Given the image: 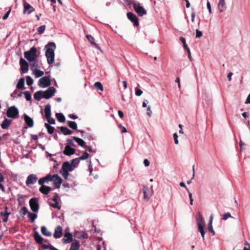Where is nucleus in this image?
Instances as JSON below:
<instances>
[{
  "label": "nucleus",
  "instance_id": "obj_1",
  "mask_svg": "<svg viewBox=\"0 0 250 250\" xmlns=\"http://www.w3.org/2000/svg\"><path fill=\"white\" fill-rule=\"evenodd\" d=\"M45 48L46 49L45 56L47 62L49 64H51L54 62V50L56 48V44L53 42H50L46 45Z\"/></svg>",
  "mask_w": 250,
  "mask_h": 250
},
{
  "label": "nucleus",
  "instance_id": "obj_2",
  "mask_svg": "<svg viewBox=\"0 0 250 250\" xmlns=\"http://www.w3.org/2000/svg\"><path fill=\"white\" fill-rule=\"evenodd\" d=\"M37 51L35 47H31L29 51L24 52V57L30 62L36 61L37 58Z\"/></svg>",
  "mask_w": 250,
  "mask_h": 250
},
{
  "label": "nucleus",
  "instance_id": "obj_3",
  "mask_svg": "<svg viewBox=\"0 0 250 250\" xmlns=\"http://www.w3.org/2000/svg\"><path fill=\"white\" fill-rule=\"evenodd\" d=\"M19 110L15 106H12L7 109L6 115L8 118L15 119L19 114Z\"/></svg>",
  "mask_w": 250,
  "mask_h": 250
},
{
  "label": "nucleus",
  "instance_id": "obj_4",
  "mask_svg": "<svg viewBox=\"0 0 250 250\" xmlns=\"http://www.w3.org/2000/svg\"><path fill=\"white\" fill-rule=\"evenodd\" d=\"M40 87L44 88L51 85V80L49 76H44L41 78L38 82Z\"/></svg>",
  "mask_w": 250,
  "mask_h": 250
},
{
  "label": "nucleus",
  "instance_id": "obj_5",
  "mask_svg": "<svg viewBox=\"0 0 250 250\" xmlns=\"http://www.w3.org/2000/svg\"><path fill=\"white\" fill-rule=\"evenodd\" d=\"M133 7L135 12L139 16H143L146 14V11L140 5V4L135 2L133 3Z\"/></svg>",
  "mask_w": 250,
  "mask_h": 250
},
{
  "label": "nucleus",
  "instance_id": "obj_6",
  "mask_svg": "<svg viewBox=\"0 0 250 250\" xmlns=\"http://www.w3.org/2000/svg\"><path fill=\"white\" fill-rule=\"evenodd\" d=\"M29 205L31 210L34 212H37L39 208L38 199L32 198L29 201Z\"/></svg>",
  "mask_w": 250,
  "mask_h": 250
},
{
  "label": "nucleus",
  "instance_id": "obj_7",
  "mask_svg": "<svg viewBox=\"0 0 250 250\" xmlns=\"http://www.w3.org/2000/svg\"><path fill=\"white\" fill-rule=\"evenodd\" d=\"M56 92V89L54 87H50L46 90L43 92V98L48 99L53 96Z\"/></svg>",
  "mask_w": 250,
  "mask_h": 250
},
{
  "label": "nucleus",
  "instance_id": "obj_8",
  "mask_svg": "<svg viewBox=\"0 0 250 250\" xmlns=\"http://www.w3.org/2000/svg\"><path fill=\"white\" fill-rule=\"evenodd\" d=\"M20 64L21 66V70L22 73H25L28 71L29 64L22 58H21L20 60Z\"/></svg>",
  "mask_w": 250,
  "mask_h": 250
},
{
  "label": "nucleus",
  "instance_id": "obj_9",
  "mask_svg": "<svg viewBox=\"0 0 250 250\" xmlns=\"http://www.w3.org/2000/svg\"><path fill=\"white\" fill-rule=\"evenodd\" d=\"M52 178V182H53L55 187L56 188H59L62 183V178L58 174L53 175Z\"/></svg>",
  "mask_w": 250,
  "mask_h": 250
},
{
  "label": "nucleus",
  "instance_id": "obj_10",
  "mask_svg": "<svg viewBox=\"0 0 250 250\" xmlns=\"http://www.w3.org/2000/svg\"><path fill=\"white\" fill-rule=\"evenodd\" d=\"M37 180L38 178L36 175L33 174H30L27 178L26 184L27 186L34 184L37 182Z\"/></svg>",
  "mask_w": 250,
  "mask_h": 250
},
{
  "label": "nucleus",
  "instance_id": "obj_11",
  "mask_svg": "<svg viewBox=\"0 0 250 250\" xmlns=\"http://www.w3.org/2000/svg\"><path fill=\"white\" fill-rule=\"evenodd\" d=\"M8 208L7 206H5L3 211L0 212V215L3 217V221L4 222H7L8 220L9 215L11 213V212L8 211Z\"/></svg>",
  "mask_w": 250,
  "mask_h": 250
},
{
  "label": "nucleus",
  "instance_id": "obj_12",
  "mask_svg": "<svg viewBox=\"0 0 250 250\" xmlns=\"http://www.w3.org/2000/svg\"><path fill=\"white\" fill-rule=\"evenodd\" d=\"M127 16L128 19L133 22L134 26H137L139 25L138 18L134 14L131 12H128L127 13Z\"/></svg>",
  "mask_w": 250,
  "mask_h": 250
},
{
  "label": "nucleus",
  "instance_id": "obj_13",
  "mask_svg": "<svg viewBox=\"0 0 250 250\" xmlns=\"http://www.w3.org/2000/svg\"><path fill=\"white\" fill-rule=\"evenodd\" d=\"M143 191L144 193V199L148 201L152 195V191L150 190L147 187L144 186Z\"/></svg>",
  "mask_w": 250,
  "mask_h": 250
},
{
  "label": "nucleus",
  "instance_id": "obj_14",
  "mask_svg": "<svg viewBox=\"0 0 250 250\" xmlns=\"http://www.w3.org/2000/svg\"><path fill=\"white\" fill-rule=\"evenodd\" d=\"M75 148L71 147L69 146H66L63 151V153L66 156H69L75 154Z\"/></svg>",
  "mask_w": 250,
  "mask_h": 250
},
{
  "label": "nucleus",
  "instance_id": "obj_15",
  "mask_svg": "<svg viewBox=\"0 0 250 250\" xmlns=\"http://www.w3.org/2000/svg\"><path fill=\"white\" fill-rule=\"evenodd\" d=\"M52 175L48 174L45 177L41 178L39 179L38 183L39 185H44L45 183H48L50 181H52Z\"/></svg>",
  "mask_w": 250,
  "mask_h": 250
},
{
  "label": "nucleus",
  "instance_id": "obj_16",
  "mask_svg": "<svg viewBox=\"0 0 250 250\" xmlns=\"http://www.w3.org/2000/svg\"><path fill=\"white\" fill-rule=\"evenodd\" d=\"M62 170H67V171H71L74 169V167L68 162H65L62 165Z\"/></svg>",
  "mask_w": 250,
  "mask_h": 250
},
{
  "label": "nucleus",
  "instance_id": "obj_17",
  "mask_svg": "<svg viewBox=\"0 0 250 250\" xmlns=\"http://www.w3.org/2000/svg\"><path fill=\"white\" fill-rule=\"evenodd\" d=\"M25 123L29 127H32L34 125L33 120L26 114H23Z\"/></svg>",
  "mask_w": 250,
  "mask_h": 250
},
{
  "label": "nucleus",
  "instance_id": "obj_18",
  "mask_svg": "<svg viewBox=\"0 0 250 250\" xmlns=\"http://www.w3.org/2000/svg\"><path fill=\"white\" fill-rule=\"evenodd\" d=\"M62 227L60 226H58L55 229L53 236L55 238H59L62 236Z\"/></svg>",
  "mask_w": 250,
  "mask_h": 250
},
{
  "label": "nucleus",
  "instance_id": "obj_19",
  "mask_svg": "<svg viewBox=\"0 0 250 250\" xmlns=\"http://www.w3.org/2000/svg\"><path fill=\"white\" fill-rule=\"evenodd\" d=\"M86 37L87 39L88 40V41L91 43V44H92L95 47L102 51L100 47L99 46L98 44H97L95 42V39L91 35H87L86 36Z\"/></svg>",
  "mask_w": 250,
  "mask_h": 250
},
{
  "label": "nucleus",
  "instance_id": "obj_20",
  "mask_svg": "<svg viewBox=\"0 0 250 250\" xmlns=\"http://www.w3.org/2000/svg\"><path fill=\"white\" fill-rule=\"evenodd\" d=\"M42 186L40 188L39 190L42 193L47 195L51 191V188L50 187L44 186V185H41Z\"/></svg>",
  "mask_w": 250,
  "mask_h": 250
},
{
  "label": "nucleus",
  "instance_id": "obj_21",
  "mask_svg": "<svg viewBox=\"0 0 250 250\" xmlns=\"http://www.w3.org/2000/svg\"><path fill=\"white\" fill-rule=\"evenodd\" d=\"M62 241L64 244L70 243L72 241V235L70 233H65Z\"/></svg>",
  "mask_w": 250,
  "mask_h": 250
},
{
  "label": "nucleus",
  "instance_id": "obj_22",
  "mask_svg": "<svg viewBox=\"0 0 250 250\" xmlns=\"http://www.w3.org/2000/svg\"><path fill=\"white\" fill-rule=\"evenodd\" d=\"M196 220L197 222V225H205V220L202 216V214L198 212L196 215Z\"/></svg>",
  "mask_w": 250,
  "mask_h": 250
},
{
  "label": "nucleus",
  "instance_id": "obj_23",
  "mask_svg": "<svg viewBox=\"0 0 250 250\" xmlns=\"http://www.w3.org/2000/svg\"><path fill=\"white\" fill-rule=\"evenodd\" d=\"M212 221L213 216L212 215H211L208 223V231L211 233L212 235H214L215 234V231H214L212 227Z\"/></svg>",
  "mask_w": 250,
  "mask_h": 250
},
{
  "label": "nucleus",
  "instance_id": "obj_24",
  "mask_svg": "<svg viewBox=\"0 0 250 250\" xmlns=\"http://www.w3.org/2000/svg\"><path fill=\"white\" fill-rule=\"evenodd\" d=\"M218 7L220 12H223L225 11L226 9L225 0H219Z\"/></svg>",
  "mask_w": 250,
  "mask_h": 250
},
{
  "label": "nucleus",
  "instance_id": "obj_25",
  "mask_svg": "<svg viewBox=\"0 0 250 250\" xmlns=\"http://www.w3.org/2000/svg\"><path fill=\"white\" fill-rule=\"evenodd\" d=\"M11 124V121L7 119H5L2 122L1 126L3 129H7Z\"/></svg>",
  "mask_w": 250,
  "mask_h": 250
},
{
  "label": "nucleus",
  "instance_id": "obj_26",
  "mask_svg": "<svg viewBox=\"0 0 250 250\" xmlns=\"http://www.w3.org/2000/svg\"><path fill=\"white\" fill-rule=\"evenodd\" d=\"M80 244L79 241H74L71 244L69 250H79Z\"/></svg>",
  "mask_w": 250,
  "mask_h": 250
},
{
  "label": "nucleus",
  "instance_id": "obj_27",
  "mask_svg": "<svg viewBox=\"0 0 250 250\" xmlns=\"http://www.w3.org/2000/svg\"><path fill=\"white\" fill-rule=\"evenodd\" d=\"M72 138L81 146L84 147V146H86L85 142L83 139L75 136H73Z\"/></svg>",
  "mask_w": 250,
  "mask_h": 250
},
{
  "label": "nucleus",
  "instance_id": "obj_28",
  "mask_svg": "<svg viewBox=\"0 0 250 250\" xmlns=\"http://www.w3.org/2000/svg\"><path fill=\"white\" fill-rule=\"evenodd\" d=\"M43 91L40 90L35 92L34 95V98L36 100L39 101L43 98Z\"/></svg>",
  "mask_w": 250,
  "mask_h": 250
},
{
  "label": "nucleus",
  "instance_id": "obj_29",
  "mask_svg": "<svg viewBox=\"0 0 250 250\" xmlns=\"http://www.w3.org/2000/svg\"><path fill=\"white\" fill-rule=\"evenodd\" d=\"M44 113L46 118H48L51 117V106L50 104H48L45 105L44 108Z\"/></svg>",
  "mask_w": 250,
  "mask_h": 250
},
{
  "label": "nucleus",
  "instance_id": "obj_30",
  "mask_svg": "<svg viewBox=\"0 0 250 250\" xmlns=\"http://www.w3.org/2000/svg\"><path fill=\"white\" fill-rule=\"evenodd\" d=\"M59 128L61 132L65 135H71L73 133L71 130L66 127L61 126Z\"/></svg>",
  "mask_w": 250,
  "mask_h": 250
},
{
  "label": "nucleus",
  "instance_id": "obj_31",
  "mask_svg": "<svg viewBox=\"0 0 250 250\" xmlns=\"http://www.w3.org/2000/svg\"><path fill=\"white\" fill-rule=\"evenodd\" d=\"M34 237L36 241L40 244H41L43 242V238L42 237V236L40 235V234L38 232H36L34 233Z\"/></svg>",
  "mask_w": 250,
  "mask_h": 250
},
{
  "label": "nucleus",
  "instance_id": "obj_32",
  "mask_svg": "<svg viewBox=\"0 0 250 250\" xmlns=\"http://www.w3.org/2000/svg\"><path fill=\"white\" fill-rule=\"evenodd\" d=\"M34 10V8L30 4L27 3L24 5V12H25L26 11H28V13L30 14L32 12H33Z\"/></svg>",
  "mask_w": 250,
  "mask_h": 250
},
{
  "label": "nucleus",
  "instance_id": "obj_33",
  "mask_svg": "<svg viewBox=\"0 0 250 250\" xmlns=\"http://www.w3.org/2000/svg\"><path fill=\"white\" fill-rule=\"evenodd\" d=\"M56 117L58 121L60 122H64L65 120L64 116L61 113H57L56 114Z\"/></svg>",
  "mask_w": 250,
  "mask_h": 250
},
{
  "label": "nucleus",
  "instance_id": "obj_34",
  "mask_svg": "<svg viewBox=\"0 0 250 250\" xmlns=\"http://www.w3.org/2000/svg\"><path fill=\"white\" fill-rule=\"evenodd\" d=\"M44 126L46 128L48 133L52 134L54 133L55 130V128L54 127L51 126L49 124L47 123H45Z\"/></svg>",
  "mask_w": 250,
  "mask_h": 250
},
{
  "label": "nucleus",
  "instance_id": "obj_35",
  "mask_svg": "<svg viewBox=\"0 0 250 250\" xmlns=\"http://www.w3.org/2000/svg\"><path fill=\"white\" fill-rule=\"evenodd\" d=\"M204 225H198V231L201 233V236L203 239H204L205 232L204 230Z\"/></svg>",
  "mask_w": 250,
  "mask_h": 250
},
{
  "label": "nucleus",
  "instance_id": "obj_36",
  "mask_svg": "<svg viewBox=\"0 0 250 250\" xmlns=\"http://www.w3.org/2000/svg\"><path fill=\"white\" fill-rule=\"evenodd\" d=\"M41 232L42 233L46 236H50L51 235V233L47 231L46 228L45 226H42L41 227Z\"/></svg>",
  "mask_w": 250,
  "mask_h": 250
},
{
  "label": "nucleus",
  "instance_id": "obj_37",
  "mask_svg": "<svg viewBox=\"0 0 250 250\" xmlns=\"http://www.w3.org/2000/svg\"><path fill=\"white\" fill-rule=\"evenodd\" d=\"M67 125H68V126L69 127H70L71 128L74 129V130L77 129V125L75 122L68 121L67 122Z\"/></svg>",
  "mask_w": 250,
  "mask_h": 250
},
{
  "label": "nucleus",
  "instance_id": "obj_38",
  "mask_svg": "<svg viewBox=\"0 0 250 250\" xmlns=\"http://www.w3.org/2000/svg\"><path fill=\"white\" fill-rule=\"evenodd\" d=\"M39 67L38 63L36 61L32 62L30 64V69L34 72L35 70H37Z\"/></svg>",
  "mask_w": 250,
  "mask_h": 250
},
{
  "label": "nucleus",
  "instance_id": "obj_39",
  "mask_svg": "<svg viewBox=\"0 0 250 250\" xmlns=\"http://www.w3.org/2000/svg\"><path fill=\"white\" fill-rule=\"evenodd\" d=\"M24 85V78H22L19 80V81L17 85V88L18 89H22L23 88Z\"/></svg>",
  "mask_w": 250,
  "mask_h": 250
},
{
  "label": "nucleus",
  "instance_id": "obj_40",
  "mask_svg": "<svg viewBox=\"0 0 250 250\" xmlns=\"http://www.w3.org/2000/svg\"><path fill=\"white\" fill-rule=\"evenodd\" d=\"M28 216L30 218L31 222L33 223L37 217V215L34 213L28 212Z\"/></svg>",
  "mask_w": 250,
  "mask_h": 250
},
{
  "label": "nucleus",
  "instance_id": "obj_41",
  "mask_svg": "<svg viewBox=\"0 0 250 250\" xmlns=\"http://www.w3.org/2000/svg\"><path fill=\"white\" fill-rule=\"evenodd\" d=\"M34 73L37 78L42 77L44 74V72L39 69L35 70Z\"/></svg>",
  "mask_w": 250,
  "mask_h": 250
},
{
  "label": "nucleus",
  "instance_id": "obj_42",
  "mask_svg": "<svg viewBox=\"0 0 250 250\" xmlns=\"http://www.w3.org/2000/svg\"><path fill=\"white\" fill-rule=\"evenodd\" d=\"M27 213H28L27 208L25 207H22L20 211L21 215L23 217Z\"/></svg>",
  "mask_w": 250,
  "mask_h": 250
},
{
  "label": "nucleus",
  "instance_id": "obj_43",
  "mask_svg": "<svg viewBox=\"0 0 250 250\" xmlns=\"http://www.w3.org/2000/svg\"><path fill=\"white\" fill-rule=\"evenodd\" d=\"M94 86L97 90H100L101 91H103L104 90L103 86L100 82L95 83Z\"/></svg>",
  "mask_w": 250,
  "mask_h": 250
},
{
  "label": "nucleus",
  "instance_id": "obj_44",
  "mask_svg": "<svg viewBox=\"0 0 250 250\" xmlns=\"http://www.w3.org/2000/svg\"><path fill=\"white\" fill-rule=\"evenodd\" d=\"M80 161L78 158L72 159L71 163H70L74 167V168L76 167L79 164Z\"/></svg>",
  "mask_w": 250,
  "mask_h": 250
},
{
  "label": "nucleus",
  "instance_id": "obj_45",
  "mask_svg": "<svg viewBox=\"0 0 250 250\" xmlns=\"http://www.w3.org/2000/svg\"><path fill=\"white\" fill-rule=\"evenodd\" d=\"M46 28L45 25H42L38 28V34L41 35L43 33Z\"/></svg>",
  "mask_w": 250,
  "mask_h": 250
},
{
  "label": "nucleus",
  "instance_id": "obj_46",
  "mask_svg": "<svg viewBox=\"0 0 250 250\" xmlns=\"http://www.w3.org/2000/svg\"><path fill=\"white\" fill-rule=\"evenodd\" d=\"M89 156V155L86 152H84V153H83V154H82V155L79 157V159L80 160H86V159H87Z\"/></svg>",
  "mask_w": 250,
  "mask_h": 250
},
{
  "label": "nucleus",
  "instance_id": "obj_47",
  "mask_svg": "<svg viewBox=\"0 0 250 250\" xmlns=\"http://www.w3.org/2000/svg\"><path fill=\"white\" fill-rule=\"evenodd\" d=\"M23 93L24 94L25 97L26 98V100L27 101H29L31 100V96L29 91H26L23 92Z\"/></svg>",
  "mask_w": 250,
  "mask_h": 250
},
{
  "label": "nucleus",
  "instance_id": "obj_48",
  "mask_svg": "<svg viewBox=\"0 0 250 250\" xmlns=\"http://www.w3.org/2000/svg\"><path fill=\"white\" fill-rule=\"evenodd\" d=\"M49 205L50 206L54 208H57L59 209H60L61 208V206H60L59 205V202H54V203H52V202H50L49 203Z\"/></svg>",
  "mask_w": 250,
  "mask_h": 250
},
{
  "label": "nucleus",
  "instance_id": "obj_49",
  "mask_svg": "<svg viewBox=\"0 0 250 250\" xmlns=\"http://www.w3.org/2000/svg\"><path fill=\"white\" fill-rule=\"evenodd\" d=\"M180 40L183 43V46H184V48H185V49H186L187 50L188 49H189L187 44H186L185 39L184 37H180Z\"/></svg>",
  "mask_w": 250,
  "mask_h": 250
},
{
  "label": "nucleus",
  "instance_id": "obj_50",
  "mask_svg": "<svg viewBox=\"0 0 250 250\" xmlns=\"http://www.w3.org/2000/svg\"><path fill=\"white\" fill-rule=\"evenodd\" d=\"M33 80L30 76L26 77V83L28 85L30 86L33 84Z\"/></svg>",
  "mask_w": 250,
  "mask_h": 250
},
{
  "label": "nucleus",
  "instance_id": "obj_51",
  "mask_svg": "<svg viewBox=\"0 0 250 250\" xmlns=\"http://www.w3.org/2000/svg\"><path fill=\"white\" fill-rule=\"evenodd\" d=\"M230 217H232L230 213H227L223 214L222 219H223L224 220H226L229 218H230Z\"/></svg>",
  "mask_w": 250,
  "mask_h": 250
},
{
  "label": "nucleus",
  "instance_id": "obj_52",
  "mask_svg": "<svg viewBox=\"0 0 250 250\" xmlns=\"http://www.w3.org/2000/svg\"><path fill=\"white\" fill-rule=\"evenodd\" d=\"M143 93V91L138 88H135V95L137 96H140Z\"/></svg>",
  "mask_w": 250,
  "mask_h": 250
},
{
  "label": "nucleus",
  "instance_id": "obj_53",
  "mask_svg": "<svg viewBox=\"0 0 250 250\" xmlns=\"http://www.w3.org/2000/svg\"><path fill=\"white\" fill-rule=\"evenodd\" d=\"M203 36L202 33L201 31L199 30L198 29L196 30V38H201Z\"/></svg>",
  "mask_w": 250,
  "mask_h": 250
},
{
  "label": "nucleus",
  "instance_id": "obj_54",
  "mask_svg": "<svg viewBox=\"0 0 250 250\" xmlns=\"http://www.w3.org/2000/svg\"><path fill=\"white\" fill-rule=\"evenodd\" d=\"M46 119L49 124H55V120L54 118H52L51 117H50L48 118H46Z\"/></svg>",
  "mask_w": 250,
  "mask_h": 250
},
{
  "label": "nucleus",
  "instance_id": "obj_55",
  "mask_svg": "<svg viewBox=\"0 0 250 250\" xmlns=\"http://www.w3.org/2000/svg\"><path fill=\"white\" fill-rule=\"evenodd\" d=\"M62 175L64 178L67 179L68 176V171L67 170H62Z\"/></svg>",
  "mask_w": 250,
  "mask_h": 250
},
{
  "label": "nucleus",
  "instance_id": "obj_56",
  "mask_svg": "<svg viewBox=\"0 0 250 250\" xmlns=\"http://www.w3.org/2000/svg\"><path fill=\"white\" fill-rule=\"evenodd\" d=\"M66 142L67 143V145L66 146H74V143H73L72 140L67 139Z\"/></svg>",
  "mask_w": 250,
  "mask_h": 250
},
{
  "label": "nucleus",
  "instance_id": "obj_57",
  "mask_svg": "<svg viewBox=\"0 0 250 250\" xmlns=\"http://www.w3.org/2000/svg\"><path fill=\"white\" fill-rule=\"evenodd\" d=\"M173 138L174 140V143L175 144H178V135L176 133H175L173 134Z\"/></svg>",
  "mask_w": 250,
  "mask_h": 250
},
{
  "label": "nucleus",
  "instance_id": "obj_58",
  "mask_svg": "<svg viewBox=\"0 0 250 250\" xmlns=\"http://www.w3.org/2000/svg\"><path fill=\"white\" fill-rule=\"evenodd\" d=\"M10 11H11V10L10 9L9 11H8L6 13H5L4 16H3L2 17V19L3 20H5L7 19V18L9 16V15L10 13Z\"/></svg>",
  "mask_w": 250,
  "mask_h": 250
},
{
  "label": "nucleus",
  "instance_id": "obj_59",
  "mask_svg": "<svg viewBox=\"0 0 250 250\" xmlns=\"http://www.w3.org/2000/svg\"><path fill=\"white\" fill-rule=\"evenodd\" d=\"M151 114H152V111L150 109V107L149 106H148L147 108V115L149 117H151Z\"/></svg>",
  "mask_w": 250,
  "mask_h": 250
},
{
  "label": "nucleus",
  "instance_id": "obj_60",
  "mask_svg": "<svg viewBox=\"0 0 250 250\" xmlns=\"http://www.w3.org/2000/svg\"><path fill=\"white\" fill-rule=\"evenodd\" d=\"M207 8L208 10L209 13L211 14V4L208 1L207 2Z\"/></svg>",
  "mask_w": 250,
  "mask_h": 250
},
{
  "label": "nucleus",
  "instance_id": "obj_61",
  "mask_svg": "<svg viewBox=\"0 0 250 250\" xmlns=\"http://www.w3.org/2000/svg\"><path fill=\"white\" fill-rule=\"evenodd\" d=\"M187 51L188 52V58H189V60L191 62H192L193 61V59L191 56V53H190V51L189 49H188V50H187Z\"/></svg>",
  "mask_w": 250,
  "mask_h": 250
},
{
  "label": "nucleus",
  "instance_id": "obj_62",
  "mask_svg": "<svg viewBox=\"0 0 250 250\" xmlns=\"http://www.w3.org/2000/svg\"><path fill=\"white\" fill-rule=\"evenodd\" d=\"M58 194H55L54 197L52 198V201H53V202H56V203L58 202Z\"/></svg>",
  "mask_w": 250,
  "mask_h": 250
},
{
  "label": "nucleus",
  "instance_id": "obj_63",
  "mask_svg": "<svg viewBox=\"0 0 250 250\" xmlns=\"http://www.w3.org/2000/svg\"><path fill=\"white\" fill-rule=\"evenodd\" d=\"M84 148H85L87 149V150L90 152H94L95 151H94L92 148V147L90 146H84Z\"/></svg>",
  "mask_w": 250,
  "mask_h": 250
},
{
  "label": "nucleus",
  "instance_id": "obj_64",
  "mask_svg": "<svg viewBox=\"0 0 250 250\" xmlns=\"http://www.w3.org/2000/svg\"><path fill=\"white\" fill-rule=\"evenodd\" d=\"M119 126V127L122 128V131H121L122 133H126V132H127V130H126V129L124 126H123L121 125H120Z\"/></svg>",
  "mask_w": 250,
  "mask_h": 250
}]
</instances>
